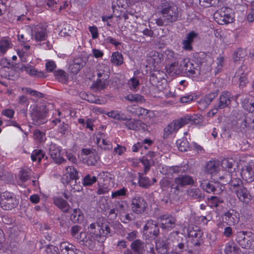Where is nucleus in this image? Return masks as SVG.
<instances>
[{
  "instance_id": "f257e3e1",
  "label": "nucleus",
  "mask_w": 254,
  "mask_h": 254,
  "mask_svg": "<svg viewBox=\"0 0 254 254\" xmlns=\"http://www.w3.org/2000/svg\"><path fill=\"white\" fill-rule=\"evenodd\" d=\"M158 9L161 14V16L156 20V23L159 26H167L181 19V13L178 6L172 2L162 0Z\"/></svg>"
},
{
  "instance_id": "f03ea898",
  "label": "nucleus",
  "mask_w": 254,
  "mask_h": 254,
  "mask_svg": "<svg viewBox=\"0 0 254 254\" xmlns=\"http://www.w3.org/2000/svg\"><path fill=\"white\" fill-rule=\"evenodd\" d=\"M241 96V104L244 110L249 112L245 116V118L241 123V127L244 129L253 128L254 129V115L250 113H254V102L251 99L250 96L247 95H237L236 98Z\"/></svg>"
},
{
  "instance_id": "7ed1b4c3",
  "label": "nucleus",
  "mask_w": 254,
  "mask_h": 254,
  "mask_svg": "<svg viewBox=\"0 0 254 254\" xmlns=\"http://www.w3.org/2000/svg\"><path fill=\"white\" fill-rule=\"evenodd\" d=\"M88 233L93 236L98 242H104L107 237L111 236L113 231L109 224H103L100 225L98 223H92L88 227Z\"/></svg>"
},
{
  "instance_id": "20e7f679",
  "label": "nucleus",
  "mask_w": 254,
  "mask_h": 254,
  "mask_svg": "<svg viewBox=\"0 0 254 254\" xmlns=\"http://www.w3.org/2000/svg\"><path fill=\"white\" fill-rule=\"evenodd\" d=\"M203 61H199V64L190 59H184L181 63L183 74L185 75L196 79L201 74L200 65Z\"/></svg>"
},
{
  "instance_id": "39448f33",
  "label": "nucleus",
  "mask_w": 254,
  "mask_h": 254,
  "mask_svg": "<svg viewBox=\"0 0 254 254\" xmlns=\"http://www.w3.org/2000/svg\"><path fill=\"white\" fill-rule=\"evenodd\" d=\"M236 241L243 249H254V234L251 232L243 231L237 232Z\"/></svg>"
},
{
  "instance_id": "423d86ee",
  "label": "nucleus",
  "mask_w": 254,
  "mask_h": 254,
  "mask_svg": "<svg viewBox=\"0 0 254 254\" xmlns=\"http://www.w3.org/2000/svg\"><path fill=\"white\" fill-rule=\"evenodd\" d=\"M48 111L46 107L43 105L34 107L31 113L32 123L40 126L46 123Z\"/></svg>"
},
{
  "instance_id": "0eeeda50",
  "label": "nucleus",
  "mask_w": 254,
  "mask_h": 254,
  "mask_svg": "<svg viewBox=\"0 0 254 254\" xmlns=\"http://www.w3.org/2000/svg\"><path fill=\"white\" fill-rule=\"evenodd\" d=\"M202 121V117L200 115L193 114L187 115L177 120H174L171 123L176 132L186 125L197 124Z\"/></svg>"
},
{
  "instance_id": "6e6552de",
  "label": "nucleus",
  "mask_w": 254,
  "mask_h": 254,
  "mask_svg": "<svg viewBox=\"0 0 254 254\" xmlns=\"http://www.w3.org/2000/svg\"><path fill=\"white\" fill-rule=\"evenodd\" d=\"M215 21L220 25L231 23L233 21V11L228 7H222L214 14Z\"/></svg>"
},
{
  "instance_id": "1a4fd4ad",
  "label": "nucleus",
  "mask_w": 254,
  "mask_h": 254,
  "mask_svg": "<svg viewBox=\"0 0 254 254\" xmlns=\"http://www.w3.org/2000/svg\"><path fill=\"white\" fill-rule=\"evenodd\" d=\"M130 249L135 254H155L152 244H146L140 239L132 242L130 244Z\"/></svg>"
},
{
  "instance_id": "9d476101",
  "label": "nucleus",
  "mask_w": 254,
  "mask_h": 254,
  "mask_svg": "<svg viewBox=\"0 0 254 254\" xmlns=\"http://www.w3.org/2000/svg\"><path fill=\"white\" fill-rule=\"evenodd\" d=\"M19 199L15 195L9 191H5L1 194L0 206L2 209L11 210L18 206Z\"/></svg>"
},
{
  "instance_id": "9b49d317",
  "label": "nucleus",
  "mask_w": 254,
  "mask_h": 254,
  "mask_svg": "<svg viewBox=\"0 0 254 254\" xmlns=\"http://www.w3.org/2000/svg\"><path fill=\"white\" fill-rule=\"evenodd\" d=\"M193 184L194 180L191 176L187 175H183L180 174L178 177L174 179L170 187L172 190H174L175 193H178L181 191V188Z\"/></svg>"
},
{
  "instance_id": "f8f14e48",
  "label": "nucleus",
  "mask_w": 254,
  "mask_h": 254,
  "mask_svg": "<svg viewBox=\"0 0 254 254\" xmlns=\"http://www.w3.org/2000/svg\"><path fill=\"white\" fill-rule=\"evenodd\" d=\"M160 227L166 231H170L176 226V218L172 215L166 214L158 218Z\"/></svg>"
},
{
  "instance_id": "ddd939ff",
  "label": "nucleus",
  "mask_w": 254,
  "mask_h": 254,
  "mask_svg": "<svg viewBox=\"0 0 254 254\" xmlns=\"http://www.w3.org/2000/svg\"><path fill=\"white\" fill-rule=\"evenodd\" d=\"M200 188L207 193H213V194H219L221 193L224 187L220 185L218 181L213 182L207 181H203L200 182Z\"/></svg>"
},
{
  "instance_id": "4468645a",
  "label": "nucleus",
  "mask_w": 254,
  "mask_h": 254,
  "mask_svg": "<svg viewBox=\"0 0 254 254\" xmlns=\"http://www.w3.org/2000/svg\"><path fill=\"white\" fill-rule=\"evenodd\" d=\"M147 206L146 201L142 197L140 196H135L131 200V209L135 214H142L146 210Z\"/></svg>"
},
{
  "instance_id": "2eb2a0df",
  "label": "nucleus",
  "mask_w": 254,
  "mask_h": 254,
  "mask_svg": "<svg viewBox=\"0 0 254 254\" xmlns=\"http://www.w3.org/2000/svg\"><path fill=\"white\" fill-rule=\"evenodd\" d=\"M143 232L151 239H155L159 234V227L158 224L152 220H148L143 228Z\"/></svg>"
},
{
  "instance_id": "dca6fc26",
  "label": "nucleus",
  "mask_w": 254,
  "mask_h": 254,
  "mask_svg": "<svg viewBox=\"0 0 254 254\" xmlns=\"http://www.w3.org/2000/svg\"><path fill=\"white\" fill-rule=\"evenodd\" d=\"M155 248L157 252L160 254H167L168 250L172 248V239L166 237L159 238L155 242Z\"/></svg>"
},
{
  "instance_id": "f3484780",
  "label": "nucleus",
  "mask_w": 254,
  "mask_h": 254,
  "mask_svg": "<svg viewBox=\"0 0 254 254\" xmlns=\"http://www.w3.org/2000/svg\"><path fill=\"white\" fill-rule=\"evenodd\" d=\"M87 61L88 59L86 56L81 55L76 57L73 59L72 64L69 65V69L71 72L76 74L86 65Z\"/></svg>"
},
{
  "instance_id": "a211bd4d",
  "label": "nucleus",
  "mask_w": 254,
  "mask_h": 254,
  "mask_svg": "<svg viewBox=\"0 0 254 254\" xmlns=\"http://www.w3.org/2000/svg\"><path fill=\"white\" fill-rule=\"evenodd\" d=\"M96 240L88 233H80L79 240L78 242L80 245L85 246L90 250H93L96 246Z\"/></svg>"
},
{
  "instance_id": "6ab92c4d",
  "label": "nucleus",
  "mask_w": 254,
  "mask_h": 254,
  "mask_svg": "<svg viewBox=\"0 0 254 254\" xmlns=\"http://www.w3.org/2000/svg\"><path fill=\"white\" fill-rule=\"evenodd\" d=\"M61 151L60 147L57 146L56 144L51 143L50 145L49 154L55 162L58 164H61L66 161L61 156Z\"/></svg>"
},
{
  "instance_id": "aec40b11",
  "label": "nucleus",
  "mask_w": 254,
  "mask_h": 254,
  "mask_svg": "<svg viewBox=\"0 0 254 254\" xmlns=\"http://www.w3.org/2000/svg\"><path fill=\"white\" fill-rule=\"evenodd\" d=\"M222 219L228 225H235L239 221V214L236 210L230 209L224 213Z\"/></svg>"
},
{
  "instance_id": "412c9836",
  "label": "nucleus",
  "mask_w": 254,
  "mask_h": 254,
  "mask_svg": "<svg viewBox=\"0 0 254 254\" xmlns=\"http://www.w3.org/2000/svg\"><path fill=\"white\" fill-rule=\"evenodd\" d=\"M123 121H125L124 125L128 129L130 130H138L140 129H145V125L140 120L135 119H127L124 118Z\"/></svg>"
},
{
  "instance_id": "4be33fe9",
  "label": "nucleus",
  "mask_w": 254,
  "mask_h": 254,
  "mask_svg": "<svg viewBox=\"0 0 254 254\" xmlns=\"http://www.w3.org/2000/svg\"><path fill=\"white\" fill-rule=\"evenodd\" d=\"M218 93L219 90H215L202 97L198 102L199 108L203 110L207 108Z\"/></svg>"
},
{
  "instance_id": "5701e85b",
  "label": "nucleus",
  "mask_w": 254,
  "mask_h": 254,
  "mask_svg": "<svg viewBox=\"0 0 254 254\" xmlns=\"http://www.w3.org/2000/svg\"><path fill=\"white\" fill-rule=\"evenodd\" d=\"M32 37L36 41L46 40L48 37L46 29L40 25H37L32 29Z\"/></svg>"
},
{
  "instance_id": "b1692460",
  "label": "nucleus",
  "mask_w": 254,
  "mask_h": 254,
  "mask_svg": "<svg viewBox=\"0 0 254 254\" xmlns=\"http://www.w3.org/2000/svg\"><path fill=\"white\" fill-rule=\"evenodd\" d=\"M60 249L63 254H85L76 249L74 245L67 242H62L60 246Z\"/></svg>"
},
{
  "instance_id": "393cba45",
  "label": "nucleus",
  "mask_w": 254,
  "mask_h": 254,
  "mask_svg": "<svg viewBox=\"0 0 254 254\" xmlns=\"http://www.w3.org/2000/svg\"><path fill=\"white\" fill-rule=\"evenodd\" d=\"M198 36V34L194 31H191L188 33L186 39L182 41V48L187 51H192L193 49L192 43L193 42L194 39L197 38Z\"/></svg>"
},
{
  "instance_id": "a878e982",
  "label": "nucleus",
  "mask_w": 254,
  "mask_h": 254,
  "mask_svg": "<svg viewBox=\"0 0 254 254\" xmlns=\"http://www.w3.org/2000/svg\"><path fill=\"white\" fill-rule=\"evenodd\" d=\"M53 203L64 213H69L72 210L67 201L61 196L54 197Z\"/></svg>"
},
{
  "instance_id": "bb28decb",
  "label": "nucleus",
  "mask_w": 254,
  "mask_h": 254,
  "mask_svg": "<svg viewBox=\"0 0 254 254\" xmlns=\"http://www.w3.org/2000/svg\"><path fill=\"white\" fill-rule=\"evenodd\" d=\"M242 176L247 182L254 181V165L247 164L242 170Z\"/></svg>"
},
{
  "instance_id": "cd10ccee",
  "label": "nucleus",
  "mask_w": 254,
  "mask_h": 254,
  "mask_svg": "<svg viewBox=\"0 0 254 254\" xmlns=\"http://www.w3.org/2000/svg\"><path fill=\"white\" fill-rule=\"evenodd\" d=\"M78 177V172L75 168L69 166L66 168V173L61 179L62 182L64 185H67V182L72 179Z\"/></svg>"
},
{
  "instance_id": "c85d7f7f",
  "label": "nucleus",
  "mask_w": 254,
  "mask_h": 254,
  "mask_svg": "<svg viewBox=\"0 0 254 254\" xmlns=\"http://www.w3.org/2000/svg\"><path fill=\"white\" fill-rule=\"evenodd\" d=\"M231 94L228 91H223L219 98V102L216 105L218 108L224 109L228 107L231 102Z\"/></svg>"
},
{
  "instance_id": "c756f323",
  "label": "nucleus",
  "mask_w": 254,
  "mask_h": 254,
  "mask_svg": "<svg viewBox=\"0 0 254 254\" xmlns=\"http://www.w3.org/2000/svg\"><path fill=\"white\" fill-rule=\"evenodd\" d=\"M240 201L243 202H248L251 199V196L247 189L244 186L235 190L234 191Z\"/></svg>"
},
{
  "instance_id": "7c9ffc66",
  "label": "nucleus",
  "mask_w": 254,
  "mask_h": 254,
  "mask_svg": "<svg viewBox=\"0 0 254 254\" xmlns=\"http://www.w3.org/2000/svg\"><path fill=\"white\" fill-rule=\"evenodd\" d=\"M167 72L170 76H175L183 74V70L181 64L179 65L178 63L173 62L166 67Z\"/></svg>"
},
{
  "instance_id": "2f4dec72",
  "label": "nucleus",
  "mask_w": 254,
  "mask_h": 254,
  "mask_svg": "<svg viewBox=\"0 0 254 254\" xmlns=\"http://www.w3.org/2000/svg\"><path fill=\"white\" fill-rule=\"evenodd\" d=\"M97 75L99 78L107 80L109 77V67L105 64H99L97 66Z\"/></svg>"
},
{
  "instance_id": "473e14b6",
  "label": "nucleus",
  "mask_w": 254,
  "mask_h": 254,
  "mask_svg": "<svg viewBox=\"0 0 254 254\" xmlns=\"http://www.w3.org/2000/svg\"><path fill=\"white\" fill-rule=\"evenodd\" d=\"M187 194L190 198L195 199L198 201L203 200L205 197L204 193L200 190L196 188L188 189Z\"/></svg>"
},
{
  "instance_id": "72a5a7b5",
  "label": "nucleus",
  "mask_w": 254,
  "mask_h": 254,
  "mask_svg": "<svg viewBox=\"0 0 254 254\" xmlns=\"http://www.w3.org/2000/svg\"><path fill=\"white\" fill-rule=\"evenodd\" d=\"M54 126H58V131L62 135L65 134L69 130V126L67 124L65 123L58 118L53 120L52 121Z\"/></svg>"
},
{
  "instance_id": "f704fd0d",
  "label": "nucleus",
  "mask_w": 254,
  "mask_h": 254,
  "mask_svg": "<svg viewBox=\"0 0 254 254\" xmlns=\"http://www.w3.org/2000/svg\"><path fill=\"white\" fill-rule=\"evenodd\" d=\"M163 58L162 54L155 51L152 52L149 54V57L148 61L152 64L154 67L161 63Z\"/></svg>"
},
{
  "instance_id": "c9c22d12",
  "label": "nucleus",
  "mask_w": 254,
  "mask_h": 254,
  "mask_svg": "<svg viewBox=\"0 0 254 254\" xmlns=\"http://www.w3.org/2000/svg\"><path fill=\"white\" fill-rule=\"evenodd\" d=\"M219 163L216 161H209L205 167V171L208 174L215 175L219 170Z\"/></svg>"
},
{
  "instance_id": "e433bc0d",
  "label": "nucleus",
  "mask_w": 254,
  "mask_h": 254,
  "mask_svg": "<svg viewBox=\"0 0 254 254\" xmlns=\"http://www.w3.org/2000/svg\"><path fill=\"white\" fill-rule=\"evenodd\" d=\"M187 234L190 239H200L202 236V232L196 226H190L188 227Z\"/></svg>"
},
{
  "instance_id": "4c0bfd02",
  "label": "nucleus",
  "mask_w": 254,
  "mask_h": 254,
  "mask_svg": "<svg viewBox=\"0 0 254 254\" xmlns=\"http://www.w3.org/2000/svg\"><path fill=\"white\" fill-rule=\"evenodd\" d=\"M117 212L120 214H125L128 209V205L126 201L122 200H115L114 202Z\"/></svg>"
},
{
  "instance_id": "58836bf2",
  "label": "nucleus",
  "mask_w": 254,
  "mask_h": 254,
  "mask_svg": "<svg viewBox=\"0 0 254 254\" xmlns=\"http://www.w3.org/2000/svg\"><path fill=\"white\" fill-rule=\"evenodd\" d=\"M224 183L229 184L231 186L230 189L232 191H234L235 190H237L243 187V182L239 178H232L230 177V179L224 181Z\"/></svg>"
},
{
  "instance_id": "ea45409f",
  "label": "nucleus",
  "mask_w": 254,
  "mask_h": 254,
  "mask_svg": "<svg viewBox=\"0 0 254 254\" xmlns=\"http://www.w3.org/2000/svg\"><path fill=\"white\" fill-rule=\"evenodd\" d=\"M97 181V178L96 176L91 174H87L83 178L82 184L84 187H89L92 186Z\"/></svg>"
},
{
  "instance_id": "a19ab883",
  "label": "nucleus",
  "mask_w": 254,
  "mask_h": 254,
  "mask_svg": "<svg viewBox=\"0 0 254 254\" xmlns=\"http://www.w3.org/2000/svg\"><path fill=\"white\" fill-rule=\"evenodd\" d=\"M224 252L226 254H240V249L233 243H228Z\"/></svg>"
},
{
  "instance_id": "79ce46f5",
  "label": "nucleus",
  "mask_w": 254,
  "mask_h": 254,
  "mask_svg": "<svg viewBox=\"0 0 254 254\" xmlns=\"http://www.w3.org/2000/svg\"><path fill=\"white\" fill-rule=\"evenodd\" d=\"M178 243L175 242H174L172 240V248H175V250L178 251L179 252H183L184 251L187 250V248L189 247L188 246H186L185 244L187 242L186 239H183L182 238V241L179 242V237L178 236V239L177 240Z\"/></svg>"
},
{
  "instance_id": "37998d69",
  "label": "nucleus",
  "mask_w": 254,
  "mask_h": 254,
  "mask_svg": "<svg viewBox=\"0 0 254 254\" xmlns=\"http://www.w3.org/2000/svg\"><path fill=\"white\" fill-rule=\"evenodd\" d=\"M69 185L71 189L74 191H80L82 190V187L80 185L79 177L71 179L69 182H67V185Z\"/></svg>"
},
{
  "instance_id": "c03bdc74",
  "label": "nucleus",
  "mask_w": 254,
  "mask_h": 254,
  "mask_svg": "<svg viewBox=\"0 0 254 254\" xmlns=\"http://www.w3.org/2000/svg\"><path fill=\"white\" fill-rule=\"evenodd\" d=\"M188 170V167L185 166H171L168 167L167 169L168 171L167 174H171L172 175L174 174H182L186 171Z\"/></svg>"
},
{
  "instance_id": "a18cd8bd",
  "label": "nucleus",
  "mask_w": 254,
  "mask_h": 254,
  "mask_svg": "<svg viewBox=\"0 0 254 254\" xmlns=\"http://www.w3.org/2000/svg\"><path fill=\"white\" fill-rule=\"evenodd\" d=\"M56 78L62 83H65L68 78V75L63 70L58 69L54 72Z\"/></svg>"
},
{
  "instance_id": "49530a36",
  "label": "nucleus",
  "mask_w": 254,
  "mask_h": 254,
  "mask_svg": "<svg viewBox=\"0 0 254 254\" xmlns=\"http://www.w3.org/2000/svg\"><path fill=\"white\" fill-rule=\"evenodd\" d=\"M45 156V154L42 150L36 149L33 151L31 155V158L33 161H38L40 163Z\"/></svg>"
},
{
  "instance_id": "de8ad7c7",
  "label": "nucleus",
  "mask_w": 254,
  "mask_h": 254,
  "mask_svg": "<svg viewBox=\"0 0 254 254\" xmlns=\"http://www.w3.org/2000/svg\"><path fill=\"white\" fill-rule=\"evenodd\" d=\"M111 62L117 65H121L123 63V56L122 53L119 52L113 53L111 58Z\"/></svg>"
},
{
  "instance_id": "09e8293b",
  "label": "nucleus",
  "mask_w": 254,
  "mask_h": 254,
  "mask_svg": "<svg viewBox=\"0 0 254 254\" xmlns=\"http://www.w3.org/2000/svg\"><path fill=\"white\" fill-rule=\"evenodd\" d=\"M140 160L144 166V172L146 174L150 170L151 166L154 165V161L153 159L145 158V156H143Z\"/></svg>"
},
{
  "instance_id": "8fccbe9b",
  "label": "nucleus",
  "mask_w": 254,
  "mask_h": 254,
  "mask_svg": "<svg viewBox=\"0 0 254 254\" xmlns=\"http://www.w3.org/2000/svg\"><path fill=\"white\" fill-rule=\"evenodd\" d=\"M247 53L246 50L241 48L238 49L233 55V61L235 63L242 61L243 59L247 56Z\"/></svg>"
},
{
  "instance_id": "3c124183",
  "label": "nucleus",
  "mask_w": 254,
  "mask_h": 254,
  "mask_svg": "<svg viewBox=\"0 0 254 254\" xmlns=\"http://www.w3.org/2000/svg\"><path fill=\"white\" fill-rule=\"evenodd\" d=\"M176 144L179 150L182 152L187 151L190 148L189 143L185 138L178 140Z\"/></svg>"
},
{
  "instance_id": "603ef678",
  "label": "nucleus",
  "mask_w": 254,
  "mask_h": 254,
  "mask_svg": "<svg viewBox=\"0 0 254 254\" xmlns=\"http://www.w3.org/2000/svg\"><path fill=\"white\" fill-rule=\"evenodd\" d=\"M126 99L131 102L143 103L145 99L144 97L138 94H130L125 97Z\"/></svg>"
},
{
  "instance_id": "864d4df0",
  "label": "nucleus",
  "mask_w": 254,
  "mask_h": 254,
  "mask_svg": "<svg viewBox=\"0 0 254 254\" xmlns=\"http://www.w3.org/2000/svg\"><path fill=\"white\" fill-rule=\"evenodd\" d=\"M84 159L87 165L94 166L97 164L99 157L97 155L93 154L86 157Z\"/></svg>"
},
{
  "instance_id": "5fc2aeb1",
  "label": "nucleus",
  "mask_w": 254,
  "mask_h": 254,
  "mask_svg": "<svg viewBox=\"0 0 254 254\" xmlns=\"http://www.w3.org/2000/svg\"><path fill=\"white\" fill-rule=\"evenodd\" d=\"M222 202L223 200L216 196H213L208 198V204L211 208H216L219 206L220 203Z\"/></svg>"
},
{
  "instance_id": "6e6d98bb",
  "label": "nucleus",
  "mask_w": 254,
  "mask_h": 254,
  "mask_svg": "<svg viewBox=\"0 0 254 254\" xmlns=\"http://www.w3.org/2000/svg\"><path fill=\"white\" fill-rule=\"evenodd\" d=\"M10 43L7 40H1L0 41V54H4L7 50L11 48Z\"/></svg>"
},
{
  "instance_id": "4d7b16f0",
  "label": "nucleus",
  "mask_w": 254,
  "mask_h": 254,
  "mask_svg": "<svg viewBox=\"0 0 254 254\" xmlns=\"http://www.w3.org/2000/svg\"><path fill=\"white\" fill-rule=\"evenodd\" d=\"M97 145L101 149L104 150H110L112 148L111 142L107 140V139H103L101 141H100V143Z\"/></svg>"
},
{
  "instance_id": "13d9d810",
  "label": "nucleus",
  "mask_w": 254,
  "mask_h": 254,
  "mask_svg": "<svg viewBox=\"0 0 254 254\" xmlns=\"http://www.w3.org/2000/svg\"><path fill=\"white\" fill-rule=\"evenodd\" d=\"M199 4L203 7L215 6L222 0H199Z\"/></svg>"
},
{
  "instance_id": "bf43d9fd",
  "label": "nucleus",
  "mask_w": 254,
  "mask_h": 254,
  "mask_svg": "<svg viewBox=\"0 0 254 254\" xmlns=\"http://www.w3.org/2000/svg\"><path fill=\"white\" fill-rule=\"evenodd\" d=\"M108 83L107 80H104L100 78L96 81L94 83V87L97 90H100L105 89L108 85Z\"/></svg>"
},
{
  "instance_id": "052dcab7",
  "label": "nucleus",
  "mask_w": 254,
  "mask_h": 254,
  "mask_svg": "<svg viewBox=\"0 0 254 254\" xmlns=\"http://www.w3.org/2000/svg\"><path fill=\"white\" fill-rule=\"evenodd\" d=\"M159 75L160 73L158 71H156L155 73L154 72L150 74L149 80L153 85H158V83L159 82V80L162 78L161 77L158 76Z\"/></svg>"
},
{
  "instance_id": "680f3d73",
  "label": "nucleus",
  "mask_w": 254,
  "mask_h": 254,
  "mask_svg": "<svg viewBox=\"0 0 254 254\" xmlns=\"http://www.w3.org/2000/svg\"><path fill=\"white\" fill-rule=\"evenodd\" d=\"M27 73L31 76H37L40 77H44L45 76L43 72L38 71L37 69H35L33 66L30 65L29 66Z\"/></svg>"
},
{
  "instance_id": "e2e57ef3",
  "label": "nucleus",
  "mask_w": 254,
  "mask_h": 254,
  "mask_svg": "<svg viewBox=\"0 0 254 254\" xmlns=\"http://www.w3.org/2000/svg\"><path fill=\"white\" fill-rule=\"evenodd\" d=\"M138 184L141 187L147 188L151 185L149 178L146 177L141 176L139 174Z\"/></svg>"
},
{
  "instance_id": "0e129e2a",
  "label": "nucleus",
  "mask_w": 254,
  "mask_h": 254,
  "mask_svg": "<svg viewBox=\"0 0 254 254\" xmlns=\"http://www.w3.org/2000/svg\"><path fill=\"white\" fill-rule=\"evenodd\" d=\"M215 62L216 64V65L215 66V68L216 69V71H215V74H216L222 69L223 66L224 57L220 55L219 57L217 58Z\"/></svg>"
},
{
  "instance_id": "69168bd1",
  "label": "nucleus",
  "mask_w": 254,
  "mask_h": 254,
  "mask_svg": "<svg viewBox=\"0 0 254 254\" xmlns=\"http://www.w3.org/2000/svg\"><path fill=\"white\" fill-rule=\"evenodd\" d=\"M19 177L20 180L23 182H25L29 180L30 179V174L29 171L22 169L19 171Z\"/></svg>"
},
{
  "instance_id": "338daca9",
  "label": "nucleus",
  "mask_w": 254,
  "mask_h": 254,
  "mask_svg": "<svg viewBox=\"0 0 254 254\" xmlns=\"http://www.w3.org/2000/svg\"><path fill=\"white\" fill-rule=\"evenodd\" d=\"M174 132H176V131L174 127H173V126L172 124V123H171L169 124L166 127L164 128L163 137L166 138L169 135H170L171 134L173 133Z\"/></svg>"
},
{
  "instance_id": "774afa93",
  "label": "nucleus",
  "mask_w": 254,
  "mask_h": 254,
  "mask_svg": "<svg viewBox=\"0 0 254 254\" xmlns=\"http://www.w3.org/2000/svg\"><path fill=\"white\" fill-rule=\"evenodd\" d=\"M108 116L113 119L123 121L124 120V118L123 117L122 115H121L120 112L118 111H112L111 112H108L107 114Z\"/></svg>"
}]
</instances>
